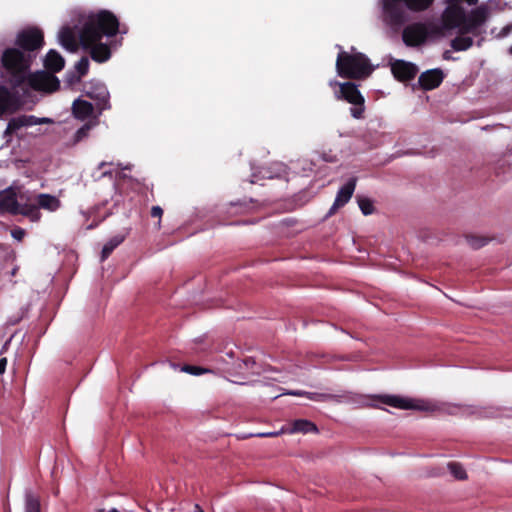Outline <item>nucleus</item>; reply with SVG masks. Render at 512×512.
Here are the masks:
<instances>
[{
    "label": "nucleus",
    "mask_w": 512,
    "mask_h": 512,
    "mask_svg": "<svg viewBox=\"0 0 512 512\" xmlns=\"http://www.w3.org/2000/svg\"><path fill=\"white\" fill-rule=\"evenodd\" d=\"M120 32L125 33L126 30H121L117 16L109 10L102 9L85 17L79 31V41L81 45H90L104 37H115Z\"/></svg>",
    "instance_id": "f257e3e1"
},
{
    "label": "nucleus",
    "mask_w": 512,
    "mask_h": 512,
    "mask_svg": "<svg viewBox=\"0 0 512 512\" xmlns=\"http://www.w3.org/2000/svg\"><path fill=\"white\" fill-rule=\"evenodd\" d=\"M336 70L342 78L364 80L372 74L374 67L369 58L361 52L341 51L337 55Z\"/></svg>",
    "instance_id": "f03ea898"
},
{
    "label": "nucleus",
    "mask_w": 512,
    "mask_h": 512,
    "mask_svg": "<svg viewBox=\"0 0 512 512\" xmlns=\"http://www.w3.org/2000/svg\"><path fill=\"white\" fill-rule=\"evenodd\" d=\"M1 63L12 87L19 88L25 84L31 66L30 55L17 48H7L2 54Z\"/></svg>",
    "instance_id": "7ed1b4c3"
},
{
    "label": "nucleus",
    "mask_w": 512,
    "mask_h": 512,
    "mask_svg": "<svg viewBox=\"0 0 512 512\" xmlns=\"http://www.w3.org/2000/svg\"><path fill=\"white\" fill-rule=\"evenodd\" d=\"M434 0H384L383 11L391 26H401L407 20L403 5L412 12H422L432 6Z\"/></svg>",
    "instance_id": "20e7f679"
},
{
    "label": "nucleus",
    "mask_w": 512,
    "mask_h": 512,
    "mask_svg": "<svg viewBox=\"0 0 512 512\" xmlns=\"http://www.w3.org/2000/svg\"><path fill=\"white\" fill-rule=\"evenodd\" d=\"M441 34L440 28L423 22L407 25L402 32V40L408 47H419L426 43L429 37Z\"/></svg>",
    "instance_id": "39448f33"
},
{
    "label": "nucleus",
    "mask_w": 512,
    "mask_h": 512,
    "mask_svg": "<svg viewBox=\"0 0 512 512\" xmlns=\"http://www.w3.org/2000/svg\"><path fill=\"white\" fill-rule=\"evenodd\" d=\"M381 403L403 410L434 411L435 406L427 401L414 400L398 395H381L378 397Z\"/></svg>",
    "instance_id": "423d86ee"
},
{
    "label": "nucleus",
    "mask_w": 512,
    "mask_h": 512,
    "mask_svg": "<svg viewBox=\"0 0 512 512\" xmlns=\"http://www.w3.org/2000/svg\"><path fill=\"white\" fill-rule=\"evenodd\" d=\"M85 95L91 100L95 101V107L98 113L110 109L111 105L109 102L110 94L104 83L99 80H91L84 85L83 89Z\"/></svg>",
    "instance_id": "0eeeda50"
},
{
    "label": "nucleus",
    "mask_w": 512,
    "mask_h": 512,
    "mask_svg": "<svg viewBox=\"0 0 512 512\" xmlns=\"http://www.w3.org/2000/svg\"><path fill=\"white\" fill-rule=\"evenodd\" d=\"M15 44L27 52L37 51L44 45L43 32L36 27L24 29L17 34Z\"/></svg>",
    "instance_id": "6e6552de"
},
{
    "label": "nucleus",
    "mask_w": 512,
    "mask_h": 512,
    "mask_svg": "<svg viewBox=\"0 0 512 512\" xmlns=\"http://www.w3.org/2000/svg\"><path fill=\"white\" fill-rule=\"evenodd\" d=\"M35 91L52 93L60 88L59 79L49 72H37L29 74L26 82Z\"/></svg>",
    "instance_id": "1a4fd4ad"
},
{
    "label": "nucleus",
    "mask_w": 512,
    "mask_h": 512,
    "mask_svg": "<svg viewBox=\"0 0 512 512\" xmlns=\"http://www.w3.org/2000/svg\"><path fill=\"white\" fill-rule=\"evenodd\" d=\"M488 18V10L484 6L473 9L469 14H465V21L459 30L460 34H472L478 36L481 26Z\"/></svg>",
    "instance_id": "9d476101"
},
{
    "label": "nucleus",
    "mask_w": 512,
    "mask_h": 512,
    "mask_svg": "<svg viewBox=\"0 0 512 512\" xmlns=\"http://www.w3.org/2000/svg\"><path fill=\"white\" fill-rule=\"evenodd\" d=\"M53 120L50 118H39L34 115H20L9 120L7 127L3 133L4 138H10L14 133L23 127H31L40 124H51Z\"/></svg>",
    "instance_id": "9b49d317"
},
{
    "label": "nucleus",
    "mask_w": 512,
    "mask_h": 512,
    "mask_svg": "<svg viewBox=\"0 0 512 512\" xmlns=\"http://www.w3.org/2000/svg\"><path fill=\"white\" fill-rule=\"evenodd\" d=\"M465 14L466 10L462 6L458 4L449 5L442 15L444 27L448 29H460L462 23L465 21Z\"/></svg>",
    "instance_id": "f8f14e48"
},
{
    "label": "nucleus",
    "mask_w": 512,
    "mask_h": 512,
    "mask_svg": "<svg viewBox=\"0 0 512 512\" xmlns=\"http://www.w3.org/2000/svg\"><path fill=\"white\" fill-rule=\"evenodd\" d=\"M21 108L18 97L7 87L0 86V118L16 113Z\"/></svg>",
    "instance_id": "ddd939ff"
},
{
    "label": "nucleus",
    "mask_w": 512,
    "mask_h": 512,
    "mask_svg": "<svg viewBox=\"0 0 512 512\" xmlns=\"http://www.w3.org/2000/svg\"><path fill=\"white\" fill-rule=\"evenodd\" d=\"M391 72L398 81L406 82L415 78L418 67L411 62L395 60L391 64Z\"/></svg>",
    "instance_id": "4468645a"
},
{
    "label": "nucleus",
    "mask_w": 512,
    "mask_h": 512,
    "mask_svg": "<svg viewBox=\"0 0 512 512\" xmlns=\"http://www.w3.org/2000/svg\"><path fill=\"white\" fill-rule=\"evenodd\" d=\"M356 181H357V179L355 177L350 178L347 181V183L339 189V191L336 195L335 201L328 212L329 216L335 214V212L339 208L343 207L346 203H348V201L351 199V197L354 193V190L356 187Z\"/></svg>",
    "instance_id": "2eb2a0df"
},
{
    "label": "nucleus",
    "mask_w": 512,
    "mask_h": 512,
    "mask_svg": "<svg viewBox=\"0 0 512 512\" xmlns=\"http://www.w3.org/2000/svg\"><path fill=\"white\" fill-rule=\"evenodd\" d=\"M443 79V71L439 68H435L421 73L418 78V83L423 90L429 91L439 87Z\"/></svg>",
    "instance_id": "dca6fc26"
},
{
    "label": "nucleus",
    "mask_w": 512,
    "mask_h": 512,
    "mask_svg": "<svg viewBox=\"0 0 512 512\" xmlns=\"http://www.w3.org/2000/svg\"><path fill=\"white\" fill-rule=\"evenodd\" d=\"M339 86L340 95L337 96L338 99H344L352 105L365 103L363 95L354 82L340 83Z\"/></svg>",
    "instance_id": "f3484780"
},
{
    "label": "nucleus",
    "mask_w": 512,
    "mask_h": 512,
    "mask_svg": "<svg viewBox=\"0 0 512 512\" xmlns=\"http://www.w3.org/2000/svg\"><path fill=\"white\" fill-rule=\"evenodd\" d=\"M17 193L13 187L0 191V211L14 215L19 205Z\"/></svg>",
    "instance_id": "a211bd4d"
},
{
    "label": "nucleus",
    "mask_w": 512,
    "mask_h": 512,
    "mask_svg": "<svg viewBox=\"0 0 512 512\" xmlns=\"http://www.w3.org/2000/svg\"><path fill=\"white\" fill-rule=\"evenodd\" d=\"M85 50H89L91 58L98 62L103 63L110 59L111 49L106 43H102L101 40L93 42L90 45H82Z\"/></svg>",
    "instance_id": "6ab92c4d"
},
{
    "label": "nucleus",
    "mask_w": 512,
    "mask_h": 512,
    "mask_svg": "<svg viewBox=\"0 0 512 512\" xmlns=\"http://www.w3.org/2000/svg\"><path fill=\"white\" fill-rule=\"evenodd\" d=\"M95 108L90 102L78 98L72 104V113L75 118L86 120L93 115Z\"/></svg>",
    "instance_id": "aec40b11"
},
{
    "label": "nucleus",
    "mask_w": 512,
    "mask_h": 512,
    "mask_svg": "<svg viewBox=\"0 0 512 512\" xmlns=\"http://www.w3.org/2000/svg\"><path fill=\"white\" fill-rule=\"evenodd\" d=\"M65 60L56 50H49L44 59V67L47 71L57 73L64 68Z\"/></svg>",
    "instance_id": "412c9836"
},
{
    "label": "nucleus",
    "mask_w": 512,
    "mask_h": 512,
    "mask_svg": "<svg viewBox=\"0 0 512 512\" xmlns=\"http://www.w3.org/2000/svg\"><path fill=\"white\" fill-rule=\"evenodd\" d=\"M20 201H22V196H20ZM14 215H23L30 218L32 221H37L40 219V212L38 208V204L32 202H19L17 210Z\"/></svg>",
    "instance_id": "4be33fe9"
},
{
    "label": "nucleus",
    "mask_w": 512,
    "mask_h": 512,
    "mask_svg": "<svg viewBox=\"0 0 512 512\" xmlns=\"http://www.w3.org/2000/svg\"><path fill=\"white\" fill-rule=\"evenodd\" d=\"M59 40L61 45L70 51L77 49V41L73 29L69 26L63 27L59 32Z\"/></svg>",
    "instance_id": "5701e85b"
},
{
    "label": "nucleus",
    "mask_w": 512,
    "mask_h": 512,
    "mask_svg": "<svg viewBox=\"0 0 512 512\" xmlns=\"http://www.w3.org/2000/svg\"><path fill=\"white\" fill-rule=\"evenodd\" d=\"M38 208H43L49 211H56L60 207V200L50 194H39L37 196Z\"/></svg>",
    "instance_id": "b1692460"
},
{
    "label": "nucleus",
    "mask_w": 512,
    "mask_h": 512,
    "mask_svg": "<svg viewBox=\"0 0 512 512\" xmlns=\"http://www.w3.org/2000/svg\"><path fill=\"white\" fill-rule=\"evenodd\" d=\"M317 431V426L313 422L306 419H298L292 423V433H309Z\"/></svg>",
    "instance_id": "393cba45"
},
{
    "label": "nucleus",
    "mask_w": 512,
    "mask_h": 512,
    "mask_svg": "<svg viewBox=\"0 0 512 512\" xmlns=\"http://www.w3.org/2000/svg\"><path fill=\"white\" fill-rule=\"evenodd\" d=\"M466 34H460L451 40V47L455 51H465L473 45V39Z\"/></svg>",
    "instance_id": "a878e982"
},
{
    "label": "nucleus",
    "mask_w": 512,
    "mask_h": 512,
    "mask_svg": "<svg viewBox=\"0 0 512 512\" xmlns=\"http://www.w3.org/2000/svg\"><path fill=\"white\" fill-rule=\"evenodd\" d=\"M25 512H41L40 498L33 493L25 496Z\"/></svg>",
    "instance_id": "bb28decb"
},
{
    "label": "nucleus",
    "mask_w": 512,
    "mask_h": 512,
    "mask_svg": "<svg viewBox=\"0 0 512 512\" xmlns=\"http://www.w3.org/2000/svg\"><path fill=\"white\" fill-rule=\"evenodd\" d=\"M291 395H295V396H302L304 395V392H300V391H296V392H291L290 393ZM305 395H307V397L311 400H314V401H326V400H329V399H335L337 396L335 395H332V394H326V393H305Z\"/></svg>",
    "instance_id": "cd10ccee"
},
{
    "label": "nucleus",
    "mask_w": 512,
    "mask_h": 512,
    "mask_svg": "<svg viewBox=\"0 0 512 512\" xmlns=\"http://www.w3.org/2000/svg\"><path fill=\"white\" fill-rule=\"evenodd\" d=\"M466 241L473 249H479L489 242V238L477 235H467Z\"/></svg>",
    "instance_id": "c85d7f7f"
},
{
    "label": "nucleus",
    "mask_w": 512,
    "mask_h": 512,
    "mask_svg": "<svg viewBox=\"0 0 512 512\" xmlns=\"http://www.w3.org/2000/svg\"><path fill=\"white\" fill-rule=\"evenodd\" d=\"M357 201L361 212L365 216L371 215L374 212L373 202L369 198L358 196Z\"/></svg>",
    "instance_id": "c756f323"
},
{
    "label": "nucleus",
    "mask_w": 512,
    "mask_h": 512,
    "mask_svg": "<svg viewBox=\"0 0 512 512\" xmlns=\"http://www.w3.org/2000/svg\"><path fill=\"white\" fill-rule=\"evenodd\" d=\"M448 469L456 479L464 480L467 478V474L463 466L457 462L448 463Z\"/></svg>",
    "instance_id": "7c9ffc66"
},
{
    "label": "nucleus",
    "mask_w": 512,
    "mask_h": 512,
    "mask_svg": "<svg viewBox=\"0 0 512 512\" xmlns=\"http://www.w3.org/2000/svg\"><path fill=\"white\" fill-rule=\"evenodd\" d=\"M89 65V59L86 56L81 57V59L76 63L75 69L78 73L77 81L88 73Z\"/></svg>",
    "instance_id": "2f4dec72"
},
{
    "label": "nucleus",
    "mask_w": 512,
    "mask_h": 512,
    "mask_svg": "<svg viewBox=\"0 0 512 512\" xmlns=\"http://www.w3.org/2000/svg\"><path fill=\"white\" fill-rule=\"evenodd\" d=\"M181 370L183 372H186V373H189V374H192L195 376L211 372V370H209V369L202 368L199 366H194V365H188V364L184 365Z\"/></svg>",
    "instance_id": "473e14b6"
},
{
    "label": "nucleus",
    "mask_w": 512,
    "mask_h": 512,
    "mask_svg": "<svg viewBox=\"0 0 512 512\" xmlns=\"http://www.w3.org/2000/svg\"><path fill=\"white\" fill-rule=\"evenodd\" d=\"M90 128L91 126L89 124H84L82 127H80L75 135H74V140L75 142H80L81 140H83L85 137L88 136V133L90 131Z\"/></svg>",
    "instance_id": "72a5a7b5"
},
{
    "label": "nucleus",
    "mask_w": 512,
    "mask_h": 512,
    "mask_svg": "<svg viewBox=\"0 0 512 512\" xmlns=\"http://www.w3.org/2000/svg\"><path fill=\"white\" fill-rule=\"evenodd\" d=\"M127 236H128V232L117 234V235L113 236L112 238H110L107 243L110 244L112 246V248H117L121 243L124 242V240L126 239Z\"/></svg>",
    "instance_id": "f704fd0d"
},
{
    "label": "nucleus",
    "mask_w": 512,
    "mask_h": 512,
    "mask_svg": "<svg viewBox=\"0 0 512 512\" xmlns=\"http://www.w3.org/2000/svg\"><path fill=\"white\" fill-rule=\"evenodd\" d=\"M364 112H365L364 103L354 105V107L350 108L351 116L355 119H362L364 117Z\"/></svg>",
    "instance_id": "c9c22d12"
},
{
    "label": "nucleus",
    "mask_w": 512,
    "mask_h": 512,
    "mask_svg": "<svg viewBox=\"0 0 512 512\" xmlns=\"http://www.w3.org/2000/svg\"><path fill=\"white\" fill-rule=\"evenodd\" d=\"M115 248H112V246L108 243H105L103 246V249L101 251V261H105L111 253L114 251Z\"/></svg>",
    "instance_id": "e433bc0d"
},
{
    "label": "nucleus",
    "mask_w": 512,
    "mask_h": 512,
    "mask_svg": "<svg viewBox=\"0 0 512 512\" xmlns=\"http://www.w3.org/2000/svg\"><path fill=\"white\" fill-rule=\"evenodd\" d=\"M115 248H112V246L108 243H105L103 246V249L101 251V261H105L111 253L114 251Z\"/></svg>",
    "instance_id": "4c0bfd02"
},
{
    "label": "nucleus",
    "mask_w": 512,
    "mask_h": 512,
    "mask_svg": "<svg viewBox=\"0 0 512 512\" xmlns=\"http://www.w3.org/2000/svg\"><path fill=\"white\" fill-rule=\"evenodd\" d=\"M150 214H151V217L159 219V221H158V228H160V219H161V217L163 215V209L160 206H153L151 208Z\"/></svg>",
    "instance_id": "58836bf2"
},
{
    "label": "nucleus",
    "mask_w": 512,
    "mask_h": 512,
    "mask_svg": "<svg viewBox=\"0 0 512 512\" xmlns=\"http://www.w3.org/2000/svg\"><path fill=\"white\" fill-rule=\"evenodd\" d=\"M24 234L25 232L22 229H16L12 232V236L18 240H21L24 237Z\"/></svg>",
    "instance_id": "ea45409f"
},
{
    "label": "nucleus",
    "mask_w": 512,
    "mask_h": 512,
    "mask_svg": "<svg viewBox=\"0 0 512 512\" xmlns=\"http://www.w3.org/2000/svg\"><path fill=\"white\" fill-rule=\"evenodd\" d=\"M6 366H7V359L6 358H1L0 359V375L5 372Z\"/></svg>",
    "instance_id": "a19ab883"
},
{
    "label": "nucleus",
    "mask_w": 512,
    "mask_h": 512,
    "mask_svg": "<svg viewBox=\"0 0 512 512\" xmlns=\"http://www.w3.org/2000/svg\"><path fill=\"white\" fill-rule=\"evenodd\" d=\"M280 432H266V433H259L257 436L259 437H275L278 436Z\"/></svg>",
    "instance_id": "79ce46f5"
},
{
    "label": "nucleus",
    "mask_w": 512,
    "mask_h": 512,
    "mask_svg": "<svg viewBox=\"0 0 512 512\" xmlns=\"http://www.w3.org/2000/svg\"><path fill=\"white\" fill-rule=\"evenodd\" d=\"M511 30H512V27H511V26H506V27H504V28L502 29V32H501V33H502V35H503V36H506V35H508V34L510 33V31H511Z\"/></svg>",
    "instance_id": "37998d69"
},
{
    "label": "nucleus",
    "mask_w": 512,
    "mask_h": 512,
    "mask_svg": "<svg viewBox=\"0 0 512 512\" xmlns=\"http://www.w3.org/2000/svg\"><path fill=\"white\" fill-rule=\"evenodd\" d=\"M107 165H112V163L101 162V163L99 164V167H98V168H99V170H103V169H104V167H105V166H107Z\"/></svg>",
    "instance_id": "c03bdc74"
},
{
    "label": "nucleus",
    "mask_w": 512,
    "mask_h": 512,
    "mask_svg": "<svg viewBox=\"0 0 512 512\" xmlns=\"http://www.w3.org/2000/svg\"><path fill=\"white\" fill-rule=\"evenodd\" d=\"M443 58H444L445 60H450V59H451L450 52H449V51H445V52L443 53Z\"/></svg>",
    "instance_id": "a18cd8bd"
},
{
    "label": "nucleus",
    "mask_w": 512,
    "mask_h": 512,
    "mask_svg": "<svg viewBox=\"0 0 512 512\" xmlns=\"http://www.w3.org/2000/svg\"><path fill=\"white\" fill-rule=\"evenodd\" d=\"M460 1L461 2H466L469 5H473V4H476L478 2V0H460Z\"/></svg>",
    "instance_id": "49530a36"
},
{
    "label": "nucleus",
    "mask_w": 512,
    "mask_h": 512,
    "mask_svg": "<svg viewBox=\"0 0 512 512\" xmlns=\"http://www.w3.org/2000/svg\"><path fill=\"white\" fill-rule=\"evenodd\" d=\"M102 176H109V177H112V172L111 171H103L102 172Z\"/></svg>",
    "instance_id": "de8ad7c7"
},
{
    "label": "nucleus",
    "mask_w": 512,
    "mask_h": 512,
    "mask_svg": "<svg viewBox=\"0 0 512 512\" xmlns=\"http://www.w3.org/2000/svg\"><path fill=\"white\" fill-rule=\"evenodd\" d=\"M195 511L196 512H205V511H203V509L198 504L195 505Z\"/></svg>",
    "instance_id": "09e8293b"
},
{
    "label": "nucleus",
    "mask_w": 512,
    "mask_h": 512,
    "mask_svg": "<svg viewBox=\"0 0 512 512\" xmlns=\"http://www.w3.org/2000/svg\"><path fill=\"white\" fill-rule=\"evenodd\" d=\"M108 512H120L119 510H117L116 508H112L110 509Z\"/></svg>",
    "instance_id": "8fccbe9b"
},
{
    "label": "nucleus",
    "mask_w": 512,
    "mask_h": 512,
    "mask_svg": "<svg viewBox=\"0 0 512 512\" xmlns=\"http://www.w3.org/2000/svg\"><path fill=\"white\" fill-rule=\"evenodd\" d=\"M509 52H510V54H512V46L510 47Z\"/></svg>",
    "instance_id": "3c124183"
}]
</instances>
